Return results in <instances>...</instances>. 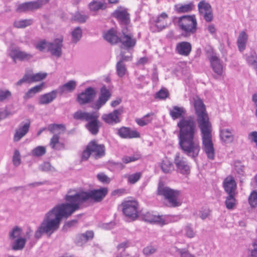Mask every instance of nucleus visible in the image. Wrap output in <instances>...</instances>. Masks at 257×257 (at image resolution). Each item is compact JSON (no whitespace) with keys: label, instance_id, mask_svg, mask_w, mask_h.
I'll list each match as a JSON object with an SVG mask.
<instances>
[{"label":"nucleus","instance_id":"obj_11","mask_svg":"<svg viewBox=\"0 0 257 257\" xmlns=\"http://www.w3.org/2000/svg\"><path fill=\"white\" fill-rule=\"evenodd\" d=\"M63 42V37L55 39L53 42L48 43L47 51L50 52L52 56L57 58L60 57L62 54Z\"/></svg>","mask_w":257,"mask_h":257},{"label":"nucleus","instance_id":"obj_6","mask_svg":"<svg viewBox=\"0 0 257 257\" xmlns=\"http://www.w3.org/2000/svg\"><path fill=\"white\" fill-rule=\"evenodd\" d=\"M119 42L121 43L120 47L127 50L135 46L137 40L131 33L129 27L122 28L121 32L119 34Z\"/></svg>","mask_w":257,"mask_h":257},{"label":"nucleus","instance_id":"obj_32","mask_svg":"<svg viewBox=\"0 0 257 257\" xmlns=\"http://www.w3.org/2000/svg\"><path fill=\"white\" fill-rule=\"evenodd\" d=\"M247 35L244 31H241L237 39V46L240 52L243 51L245 48V45L247 40Z\"/></svg>","mask_w":257,"mask_h":257},{"label":"nucleus","instance_id":"obj_21","mask_svg":"<svg viewBox=\"0 0 257 257\" xmlns=\"http://www.w3.org/2000/svg\"><path fill=\"white\" fill-rule=\"evenodd\" d=\"M140 217L142 219L150 223H155L163 226L166 224L165 220L161 215H154L149 212L141 213Z\"/></svg>","mask_w":257,"mask_h":257},{"label":"nucleus","instance_id":"obj_47","mask_svg":"<svg viewBox=\"0 0 257 257\" xmlns=\"http://www.w3.org/2000/svg\"><path fill=\"white\" fill-rule=\"evenodd\" d=\"M142 176V173L141 172H137L135 174L129 175L127 176L128 182L131 184H134L138 182Z\"/></svg>","mask_w":257,"mask_h":257},{"label":"nucleus","instance_id":"obj_54","mask_svg":"<svg viewBox=\"0 0 257 257\" xmlns=\"http://www.w3.org/2000/svg\"><path fill=\"white\" fill-rule=\"evenodd\" d=\"M103 6V3L101 2H98L97 1H93L91 2L89 5L90 9L93 11H96L100 9H102Z\"/></svg>","mask_w":257,"mask_h":257},{"label":"nucleus","instance_id":"obj_51","mask_svg":"<svg viewBox=\"0 0 257 257\" xmlns=\"http://www.w3.org/2000/svg\"><path fill=\"white\" fill-rule=\"evenodd\" d=\"M176 252L179 254L180 257H195L194 255L191 254L188 249L186 248L176 247Z\"/></svg>","mask_w":257,"mask_h":257},{"label":"nucleus","instance_id":"obj_55","mask_svg":"<svg viewBox=\"0 0 257 257\" xmlns=\"http://www.w3.org/2000/svg\"><path fill=\"white\" fill-rule=\"evenodd\" d=\"M97 179L103 183L108 184L110 182V178L104 173H100L97 175Z\"/></svg>","mask_w":257,"mask_h":257},{"label":"nucleus","instance_id":"obj_28","mask_svg":"<svg viewBox=\"0 0 257 257\" xmlns=\"http://www.w3.org/2000/svg\"><path fill=\"white\" fill-rule=\"evenodd\" d=\"M94 236L92 231H87L85 233L79 234L76 236V242L78 245H81L89 240L92 239Z\"/></svg>","mask_w":257,"mask_h":257},{"label":"nucleus","instance_id":"obj_26","mask_svg":"<svg viewBox=\"0 0 257 257\" xmlns=\"http://www.w3.org/2000/svg\"><path fill=\"white\" fill-rule=\"evenodd\" d=\"M57 90H54L41 95L39 99V103L40 104H47L51 103L57 97Z\"/></svg>","mask_w":257,"mask_h":257},{"label":"nucleus","instance_id":"obj_57","mask_svg":"<svg viewBox=\"0 0 257 257\" xmlns=\"http://www.w3.org/2000/svg\"><path fill=\"white\" fill-rule=\"evenodd\" d=\"M49 42L45 39L39 41L36 45V48L39 51L43 52L46 47H47V45Z\"/></svg>","mask_w":257,"mask_h":257},{"label":"nucleus","instance_id":"obj_37","mask_svg":"<svg viewBox=\"0 0 257 257\" xmlns=\"http://www.w3.org/2000/svg\"><path fill=\"white\" fill-rule=\"evenodd\" d=\"M72 42L77 43L81 39L82 36V31L80 27H76L71 32Z\"/></svg>","mask_w":257,"mask_h":257},{"label":"nucleus","instance_id":"obj_7","mask_svg":"<svg viewBox=\"0 0 257 257\" xmlns=\"http://www.w3.org/2000/svg\"><path fill=\"white\" fill-rule=\"evenodd\" d=\"M122 212L123 214L132 221L139 217L138 210L139 204L136 201H127L122 203Z\"/></svg>","mask_w":257,"mask_h":257},{"label":"nucleus","instance_id":"obj_10","mask_svg":"<svg viewBox=\"0 0 257 257\" xmlns=\"http://www.w3.org/2000/svg\"><path fill=\"white\" fill-rule=\"evenodd\" d=\"M198 9L200 15L203 17L206 22H210L213 20L212 9L209 3L202 0L198 4Z\"/></svg>","mask_w":257,"mask_h":257},{"label":"nucleus","instance_id":"obj_35","mask_svg":"<svg viewBox=\"0 0 257 257\" xmlns=\"http://www.w3.org/2000/svg\"><path fill=\"white\" fill-rule=\"evenodd\" d=\"M161 168L164 173L167 174L174 170V166L173 163L166 157L162 160Z\"/></svg>","mask_w":257,"mask_h":257},{"label":"nucleus","instance_id":"obj_30","mask_svg":"<svg viewBox=\"0 0 257 257\" xmlns=\"http://www.w3.org/2000/svg\"><path fill=\"white\" fill-rule=\"evenodd\" d=\"M220 137L222 141L226 143H231L233 140L232 130L228 128L220 130Z\"/></svg>","mask_w":257,"mask_h":257},{"label":"nucleus","instance_id":"obj_5","mask_svg":"<svg viewBox=\"0 0 257 257\" xmlns=\"http://www.w3.org/2000/svg\"><path fill=\"white\" fill-rule=\"evenodd\" d=\"M178 24L180 29L185 33L182 35L188 36L196 33L197 22L196 17L193 15H184L178 18Z\"/></svg>","mask_w":257,"mask_h":257},{"label":"nucleus","instance_id":"obj_33","mask_svg":"<svg viewBox=\"0 0 257 257\" xmlns=\"http://www.w3.org/2000/svg\"><path fill=\"white\" fill-rule=\"evenodd\" d=\"M168 17V15L166 13L163 12L158 16L156 20L155 21L156 27L159 31H160L166 28V24H164V20Z\"/></svg>","mask_w":257,"mask_h":257},{"label":"nucleus","instance_id":"obj_19","mask_svg":"<svg viewBox=\"0 0 257 257\" xmlns=\"http://www.w3.org/2000/svg\"><path fill=\"white\" fill-rule=\"evenodd\" d=\"M174 163L177 168V171L182 174H189L190 172V167L185 159L180 157L179 153H177L174 158Z\"/></svg>","mask_w":257,"mask_h":257},{"label":"nucleus","instance_id":"obj_60","mask_svg":"<svg viewBox=\"0 0 257 257\" xmlns=\"http://www.w3.org/2000/svg\"><path fill=\"white\" fill-rule=\"evenodd\" d=\"M169 95V92L167 89H161L156 94V96L160 99H165Z\"/></svg>","mask_w":257,"mask_h":257},{"label":"nucleus","instance_id":"obj_4","mask_svg":"<svg viewBox=\"0 0 257 257\" xmlns=\"http://www.w3.org/2000/svg\"><path fill=\"white\" fill-rule=\"evenodd\" d=\"M157 194L164 196L168 200L170 207H176L181 204L178 199L180 195V191L165 186L163 182L160 181L159 183Z\"/></svg>","mask_w":257,"mask_h":257},{"label":"nucleus","instance_id":"obj_50","mask_svg":"<svg viewBox=\"0 0 257 257\" xmlns=\"http://www.w3.org/2000/svg\"><path fill=\"white\" fill-rule=\"evenodd\" d=\"M13 163L14 166L17 167L21 163V155L18 150H15L13 156Z\"/></svg>","mask_w":257,"mask_h":257},{"label":"nucleus","instance_id":"obj_9","mask_svg":"<svg viewBox=\"0 0 257 257\" xmlns=\"http://www.w3.org/2000/svg\"><path fill=\"white\" fill-rule=\"evenodd\" d=\"M112 16L117 19L122 27H128L130 24V15L127 9L120 6L112 14Z\"/></svg>","mask_w":257,"mask_h":257},{"label":"nucleus","instance_id":"obj_15","mask_svg":"<svg viewBox=\"0 0 257 257\" xmlns=\"http://www.w3.org/2000/svg\"><path fill=\"white\" fill-rule=\"evenodd\" d=\"M209 61L211 67L215 73L213 77L215 79H218L222 76L223 74L224 67L223 62L221 61L219 57L215 55H212L209 58Z\"/></svg>","mask_w":257,"mask_h":257},{"label":"nucleus","instance_id":"obj_8","mask_svg":"<svg viewBox=\"0 0 257 257\" xmlns=\"http://www.w3.org/2000/svg\"><path fill=\"white\" fill-rule=\"evenodd\" d=\"M48 2L49 0H37L36 1L25 2L19 5L16 11L18 13L32 11L40 8Z\"/></svg>","mask_w":257,"mask_h":257},{"label":"nucleus","instance_id":"obj_40","mask_svg":"<svg viewBox=\"0 0 257 257\" xmlns=\"http://www.w3.org/2000/svg\"><path fill=\"white\" fill-rule=\"evenodd\" d=\"M46 153V149L44 146H39L34 148L31 152L32 155L33 157H41L44 155Z\"/></svg>","mask_w":257,"mask_h":257},{"label":"nucleus","instance_id":"obj_12","mask_svg":"<svg viewBox=\"0 0 257 257\" xmlns=\"http://www.w3.org/2000/svg\"><path fill=\"white\" fill-rule=\"evenodd\" d=\"M99 115L95 112H92L87 123L85 124V126L89 132L92 135H96L101 127V122L98 120Z\"/></svg>","mask_w":257,"mask_h":257},{"label":"nucleus","instance_id":"obj_48","mask_svg":"<svg viewBox=\"0 0 257 257\" xmlns=\"http://www.w3.org/2000/svg\"><path fill=\"white\" fill-rule=\"evenodd\" d=\"M39 169L43 172H55V169L51 166L50 163L48 162H45L43 164L39 165Z\"/></svg>","mask_w":257,"mask_h":257},{"label":"nucleus","instance_id":"obj_62","mask_svg":"<svg viewBox=\"0 0 257 257\" xmlns=\"http://www.w3.org/2000/svg\"><path fill=\"white\" fill-rule=\"evenodd\" d=\"M77 219H72L66 222L63 227V230L67 231L68 228H70L77 224Z\"/></svg>","mask_w":257,"mask_h":257},{"label":"nucleus","instance_id":"obj_3","mask_svg":"<svg viewBox=\"0 0 257 257\" xmlns=\"http://www.w3.org/2000/svg\"><path fill=\"white\" fill-rule=\"evenodd\" d=\"M194 107L196 120L200 130L202 148L210 160H214L215 150L212 142V124L210 121L206 107L202 100L198 97L194 98Z\"/></svg>","mask_w":257,"mask_h":257},{"label":"nucleus","instance_id":"obj_42","mask_svg":"<svg viewBox=\"0 0 257 257\" xmlns=\"http://www.w3.org/2000/svg\"><path fill=\"white\" fill-rule=\"evenodd\" d=\"M88 16L86 15H83L79 12L75 13L72 16V20L79 22L80 23H84L88 19Z\"/></svg>","mask_w":257,"mask_h":257},{"label":"nucleus","instance_id":"obj_43","mask_svg":"<svg viewBox=\"0 0 257 257\" xmlns=\"http://www.w3.org/2000/svg\"><path fill=\"white\" fill-rule=\"evenodd\" d=\"M33 75L31 73H26L22 78L20 79L16 83L17 85L21 86L24 83H34Z\"/></svg>","mask_w":257,"mask_h":257},{"label":"nucleus","instance_id":"obj_18","mask_svg":"<svg viewBox=\"0 0 257 257\" xmlns=\"http://www.w3.org/2000/svg\"><path fill=\"white\" fill-rule=\"evenodd\" d=\"M88 145L92 153V157L95 159H98L105 156V149L104 145H99L96 141L93 140L89 142Z\"/></svg>","mask_w":257,"mask_h":257},{"label":"nucleus","instance_id":"obj_22","mask_svg":"<svg viewBox=\"0 0 257 257\" xmlns=\"http://www.w3.org/2000/svg\"><path fill=\"white\" fill-rule=\"evenodd\" d=\"M223 187L227 194H235L236 183L234 178L228 176L223 181Z\"/></svg>","mask_w":257,"mask_h":257},{"label":"nucleus","instance_id":"obj_63","mask_svg":"<svg viewBox=\"0 0 257 257\" xmlns=\"http://www.w3.org/2000/svg\"><path fill=\"white\" fill-rule=\"evenodd\" d=\"M91 155H92V153L90 151V150L89 149V146L87 145L86 149L83 151L82 154L81 159L82 160L86 161L89 158Z\"/></svg>","mask_w":257,"mask_h":257},{"label":"nucleus","instance_id":"obj_36","mask_svg":"<svg viewBox=\"0 0 257 257\" xmlns=\"http://www.w3.org/2000/svg\"><path fill=\"white\" fill-rule=\"evenodd\" d=\"M92 114V112H88L79 110L73 113V118L76 120H85L87 121Z\"/></svg>","mask_w":257,"mask_h":257},{"label":"nucleus","instance_id":"obj_23","mask_svg":"<svg viewBox=\"0 0 257 257\" xmlns=\"http://www.w3.org/2000/svg\"><path fill=\"white\" fill-rule=\"evenodd\" d=\"M117 135L123 139H132L140 137V134L130 127L122 126L117 130Z\"/></svg>","mask_w":257,"mask_h":257},{"label":"nucleus","instance_id":"obj_39","mask_svg":"<svg viewBox=\"0 0 257 257\" xmlns=\"http://www.w3.org/2000/svg\"><path fill=\"white\" fill-rule=\"evenodd\" d=\"M116 71L117 75L119 77H123L127 71L124 63H121V62H117L116 64Z\"/></svg>","mask_w":257,"mask_h":257},{"label":"nucleus","instance_id":"obj_2","mask_svg":"<svg viewBox=\"0 0 257 257\" xmlns=\"http://www.w3.org/2000/svg\"><path fill=\"white\" fill-rule=\"evenodd\" d=\"M186 112L184 107L178 106H174L170 110V115L173 120L180 118L177 125L179 129L178 134L179 148L184 154L195 160L201 149L199 142L195 138L197 123L194 116L185 117Z\"/></svg>","mask_w":257,"mask_h":257},{"label":"nucleus","instance_id":"obj_61","mask_svg":"<svg viewBox=\"0 0 257 257\" xmlns=\"http://www.w3.org/2000/svg\"><path fill=\"white\" fill-rule=\"evenodd\" d=\"M210 212L208 208H202L199 212L200 217L203 220L205 219L209 216Z\"/></svg>","mask_w":257,"mask_h":257},{"label":"nucleus","instance_id":"obj_13","mask_svg":"<svg viewBox=\"0 0 257 257\" xmlns=\"http://www.w3.org/2000/svg\"><path fill=\"white\" fill-rule=\"evenodd\" d=\"M9 55L15 62H16V60L21 61H28L33 58V54L21 51L19 47L11 49Z\"/></svg>","mask_w":257,"mask_h":257},{"label":"nucleus","instance_id":"obj_1","mask_svg":"<svg viewBox=\"0 0 257 257\" xmlns=\"http://www.w3.org/2000/svg\"><path fill=\"white\" fill-rule=\"evenodd\" d=\"M107 187L82 191L72 193L75 190H69L64 196L65 202L58 204L48 211L35 233V238L40 239L45 234L50 237L60 227L63 219L70 217L75 211L81 208V205L90 200L101 202L108 193Z\"/></svg>","mask_w":257,"mask_h":257},{"label":"nucleus","instance_id":"obj_44","mask_svg":"<svg viewBox=\"0 0 257 257\" xmlns=\"http://www.w3.org/2000/svg\"><path fill=\"white\" fill-rule=\"evenodd\" d=\"M12 96V92L8 89L3 90L0 88V102L9 100Z\"/></svg>","mask_w":257,"mask_h":257},{"label":"nucleus","instance_id":"obj_24","mask_svg":"<svg viewBox=\"0 0 257 257\" xmlns=\"http://www.w3.org/2000/svg\"><path fill=\"white\" fill-rule=\"evenodd\" d=\"M103 37L105 41L111 45L119 43V36H117L116 31L113 28L104 33Z\"/></svg>","mask_w":257,"mask_h":257},{"label":"nucleus","instance_id":"obj_34","mask_svg":"<svg viewBox=\"0 0 257 257\" xmlns=\"http://www.w3.org/2000/svg\"><path fill=\"white\" fill-rule=\"evenodd\" d=\"M34 23V20L32 19H22L16 21L14 22L13 26L18 29H24L32 25Z\"/></svg>","mask_w":257,"mask_h":257},{"label":"nucleus","instance_id":"obj_41","mask_svg":"<svg viewBox=\"0 0 257 257\" xmlns=\"http://www.w3.org/2000/svg\"><path fill=\"white\" fill-rule=\"evenodd\" d=\"M227 196L226 197L225 205L226 207L228 209H232L235 204L236 200L235 198V194H227Z\"/></svg>","mask_w":257,"mask_h":257},{"label":"nucleus","instance_id":"obj_58","mask_svg":"<svg viewBox=\"0 0 257 257\" xmlns=\"http://www.w3.org/2000/svg\"><path fill=\"white\" fill-rule=\"evenodd\" d=\"M140 158L139 155L137 156H124L122 158V161L123 163L125 164H127L132 162H134L138 160Z\"/></svg>","mask_w":257,"mask_h":257},{"label":"nucleus","instance_id":"obj_38","mask_svg":"<svg viewBox=\"0 0 257 257\" xmlns=\"http://www.w3.org/2000/svg\"><path fill=\"white\" fill-rule=\"evenodd\" d=\"M26 242V239L24 238H19L13 243L12 249L14 250H22L24 247Z\"/></svg>","mask_w":257,"mask_h":257},{"label":"nucleus","instance_id":"obj_49","mask_svg":"<svg viewBox=\"0 0 257 257\" xmlns=\"http://www.w3.org/2000/svg\"><path fill=\"white\" fill-rule=\"evenodd\" d=\"M65 126L63 124H51L48 127V130L51 133H54V132L58 130H63L64 131L65 130Z\"/></svg>","mask_w":257,"mask_h":257},{"label":"nucleus","instance_id":"obj_29","mask_svg":"<svg viewBox=\"0 0 257 257\" xmlns=\"http://www.w3.org/2000/svg\"><path fill=\"white\" fill-rule=\"evenodd\" d=\"M76 85V81L70 80L59 87L60 93L63 94L65 92H71L75 89Z\"/></svg>","mask_w":257,"mask_h":257},{"label":"nucleus","instance_id":"obj_64","mask_svg":"<svg viewBox=\"0 0 257 257\" xmlns=\"http://www.w3.org/2000/svg\"><path fill=\"white\" fill-rule=\"evenodd\" d=\"M253 249L250 250V254L248 257H257V242L252 243Z\"/></svg>","mask_w":257,"mask_h":257},{"label":"nucleus","instance_id":"obj_45","mask_svg":"<svg viewBox=\"0 0 257 257\" xmlns=\"http://www.w3.org/2000/svg\"><path fill=\"white\" fill-rule=\"evenodd\" d=\"M248 203L252 208L257 207V192L253 191L248 197Z\"/></svg>","mask_w":257,"mask_h":257},{"label":"nucleus","instance_id":"obj_31","mask_svg":"<svg viewBox=\"0 0 257 257\" xmlns=\"http://www.w3.org/2000/svg\"><path fill=\"white\" fill-rule=\"evenodd\" d=\"M194 7L193 3H190L187 4L181 5L177 4L174 6V10L179 14L189 13L191 12Z\"/></svg>","mask_w":257,"mask_h":257},{"label":"nucleus","instance_id":"obj_56","mask_svg":"<svg viewBox=\"0 0 257 257\" xmlns=\"http://www.w3.org/2000/svg\"><path fill=\"white\" fill-rule=\"evenodd\" d=\"M157 251L156 248L153 246H148L143 249V253L146 256H150Z\"/></svg>","mask_w":257,"mask_h":257},{"label":"nucleus","instance_id":"obj_14","mask_svg":"<svg viewBox=\"0 0 257 257\" xmlns=\"http://www.w3.org/2000/svg\"><path fill=\"white\" fill-rule=\"evenodd\" d=\"M96 95V91L93 87H88L84 91L78 94L76 98L77 102L81 105L90 103Z\"/></svg>","mask_w":257,"mask_h":257},{"label":"nucleus","instance_id":"obj_25","mask_svg":"<svg viewBox=\"0 0 257 257\" xmlns=\"http://www.w3.org/2000/svg\"><path fill=\"white\" fill-rule=\"evenodd\" d=\"M191 49V44L186 41L178 43L176 48V50L179 54L185 56H187L190 54Z\"/></svg>","mask_w":257,"mask_h":257},{"label":"nucleus","instance_id":"obj_52","mask_svg":"<svg viewBox=\"0 0 257 257\" xmlns=\"http://www.w3.org/2000/svg\"><path fill=\"white\" fill-rule=\"evenodd\" d=\"M108 165L116 170H121L125 167V166L122 163L116 162L113 161H109Z\"/></svg>","mask_w":257,"mask_h":257},{"label":"nucleus","instance_id":"obj_53","mask_svg":"<svg viewBox=\"0 0 257 257\" xmlns=\"http://www.w3.org/2000/svg\"><path fill=\"white\" fill-rule=\"evenodd\" d=\"M34 82H38L44 79L47 76L46 72H39L35 74H32Z\"/></svg>","mask_w":257,"mask_h":257},{"label":"nucleus","instance_id":"obj_27","mask_svg":"<svg viewBox=\"0 0 257 257\" xmlns=\"http://www.w3.org/2000/svg\"><path fill=\"white\" fill-rule=\"evenodd\" d=\"M44 86V83L42 82L29 89L27 92L25 93L23 96L24 99L27 100L33 97L37 93L40 92L42 90Z\"/></svg>","mask_w":257,"mask_h":257},{"label":"nucleus","instance_id":"obj_59","mask_svg":"<svg viewBox=\"0 0 257 257\" xmlns=\"http://www.w3.org/2000/svg\"><path fill=\"white\" fill-rule=\"evenodd\" d=\"M59 136L58 134H55L50 140V146L53 149H56V145L59 143Z\"/></svg>","mask_w":257,"mask_h":257},{"label":"nucleus","instance_id":"obj_20","mask_svg":"<svg viewBox=\"0 0 257 257\" xmlns=\"http://www.w3.org/2000/svg\"><path fill=\"white\" fill-rule=\"evenodd\" d=\"M122 112L121 108L114 110L112 112L102 115V119L106 123L113 125L120 122L119 115Z\"/></svg>","mask_w":257,"mask_h":257},{"label":"nucleus","instance_id":"obj_46","mask_svg":"<svg viewBox=\"0 0 257 257\" xmlns=\"http://www.w3.org/2000/svg\"><path fill=\"white\" fill-rule=\"evenodd\" d=\"M21 232V228L18 226H16L9 232V239L13 240L16 238L20 235Z\"/></svg>","mask_w":257,"mask_h":257},{"label":"nucleus","instance_id":"obj_17","mask_svg":"<svg viewBox=\"0 0 257 257\" xmlns=\"http://www.w3.org/2000/svg\"><path fill=\"white\" fill-rule=\"evenodd\" d=\"M111 95L109 90L106 87L105 85H103L100 88L99 97L94 103L93 108L99 110L102 106L105 104L110 98Z\"/></svg>","mask_w":257,"mask_h":257},{"label":"nucleus","instance_id":"obj_16","mask_svg":"<svg viewBox=\"0 0 257 257\" xmlns=\"http://www.w3.org/2000/svg\"><path fill=\"white\" fill-rule=\"evenodd\" d=\"M31 125V121L27 119L25 121H22L15 130L14 135L13 141L14 142L20 141L29 132Z\"/></svg>","mask_w":257,"mask_h":257}]
</instances>
